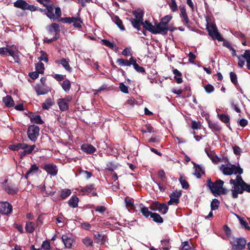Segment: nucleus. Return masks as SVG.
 I'll list each match as a JSON object with an SVG mask.
<instances>
[{
    "label": "nucleus",
    "mask_w": 250,
    "mask_h": 250,
    "mask_svg": "<svg viewBox=\"0 0 250 250\" xmlns=\"http://www.w3.org/2000/svg\"><path fill=\"white\" fill-rule=\"evenodd\" d=\"M133 15L135 17V19L143 21L144 12L140 9H137L133 11Z\"/></svg>",
    "instance_id": "obj_37"
},
{
    "label": "nucleus",
    "mask_w": 250,
    "mask_h": 250,
    "mask_svg": "<svg viewBox=\"0 0 250 250\" xmlns=\"http://www.w3.org/2000/svg\"><path fill=\"white\" fill-rule=\"evenodd\" d=\"M40 128L35 125H31L28 128L27 135L29 139L35 142L39 135Z\"/></svg>",
    "instance_id": "obj_9"
},
{
    "label": "nucleus",
    "mask_w": 250,
    "mask_h": 250,
    "mask_svg": "<svg viewBox=\"0 0 250 250\" xmlns=\"http://www.w3.org/2000/svg\"><path fill=\"white\" fill-rule=\"evenodd\" d=\"M231 168L233 171V174L241 175L243 173V169L240 167L239 165L238 166L231 165Z\"/></svg>",
    "instance_id": "obj_45"
},
{
    "label": "nucleus",
    "mask_w": 250,
    "mask_h": 250,
    "mask_svg": "<svg viewBox=\"0 0 250 250\" xmlns=\"http://www.w3.org/2000/svg\"><path fill=\"white\" fill-rule=\"evenodd\" d=\"M229 190L223 188V187H222L220 189H219V190L217 192V193L215 194L216 196H214L215 197H218L219 196H220V195L222 194V195H226L228 193Z\"/></svg>",
    "instance_id": "obj_62"
},
{
    "label": "nucleus",
    "mask_w": 250,
    "mask_h": 250,
    "mask_svg": "<svg viewBox=\"0 0 250 250\" xmlns=\"http://www.w3.org/2000/svg\"><path fill=\"white\" fill-rule=\"evenodd\" d=\"M143 26L144 28L149 31L152 34H155V27L152 25V23L149 22L148 21L146 20L145 22L143 21Z\"/></svg>",
    "instance_id": "obj_23"
},
{
    "label": "nucleus",
    "mask_w": 250,
    "mask_h": 250,
    "mask_svg": "<svg viewBox=\"0 0 250 250\" xmlns=\"http://www.w3.org/2000/svg\"><path fill=\"white\" fill-rule=\"evenodd\" d=\"M208 127L214 131H219L222 127L219 124L218 122H215L211 121H208Z\"/></svg>",
    "instance_id": "obj_26"
},
{
    "label": "nucleus",
    "mask_w": 250,
    "mask_h": 250,
    "mask_svg": "<svg viewBox=\"0 0 250 250\" xmlns=\"http://www.w3.org/2000/svg\"><path fill=\"white\" fill-rule=\"evenodd\" d=\"M41 249L44 250H49L50 249V244L49 241L45 240L42 242Z\"/></svg>",
    "instance_id": "obj_63"
},
{
    "label": "nucleus",
    "mask_w": 250,
    "mask_h": 250,
    "mask_svg": "<svg viewBox=\"0 0 250 250\" xmlns=\"http://www.w3.org/2000/svg\"><path fill=\"white\" fill-rule=\"evenodd\" d=\"M229 76L231 83H233L235 86H237L238 84V83L236 74L233 72H230L229 73Z\"/></svg>",
    "instance_id": "obj_52"
},
{
    "label": "nucleus",
    "mask_w": 250,
    "mask_h": 250,
    "mask_svg": "<svg viewBox=\"0 0 250 250\" xmlns=\"http://www.w3.org/2000/svg\"><path fill=\"white\" fill-rule=\"evenodd\" d=\"M47 30L48 34L50 35L54 34V37L51 39H48L47 38L44 39V42L47 43H51L60 37V26L59 24L56 23H52L50 25L47 27Z\"/></svg>",
    "instance_id": "obj_2"
},
{
    "label": "nucleus",
    "mask_w": 250,
    "mask_h": 250,
    "mask_svg": "<svg viewBox=\"0 0 250 250\" xmlns=\"http://www.w3.org/2000/svg\"><path fill=\"white\" fill-rule=\"evenodd\" d=\"M79 202V198L75 195L72 196L70 199L68 201L67 203L69 206L72 208H76L78 206V203Z\"/></svg>",
    "instance_id": "obj_22"
},
{
    "label": "nucleus",
    "mask_w": 250,
    "mask_h": 250,
    "mask_svg": "<svg viewBox=\"0 0 250 250\" xmlns=\"http://www.w3.org/2000/svg\"><path fill=\"white\" fill-rule=\"evenodd\" d=\"M205 151L213 163L217 164L218 162L220 161V159L215 154L214 151L209 150L206 148L205 149Z\"/></svg>",
    "instance_id": "obj_19"
},
{
    "label": "nucleus",
    "mask_w": 250,
    "mask_h": 250,
    "mask_svg": "<svg viewBox=\"0 0 250 250\" xmlns=\"http://www.w3.org/2000/svg\"><path fill=\"white\" fill-rule=\"evenodd\" d=\"M207 186L210 189L211 193L214 196H216L215 194L222 187H223L224 182L218 179L215 182L211 181V178H208L207 181Z\"/></svg>",
    "instance_id": "obj_3"
},
{
    "label": "nucleus",
    "mask_w": 250,
    "mask_h": 250,
    "mask_svg": "<svg viewBox=\"0 0 250 250\" xmlns=\"http://www.w3.org/2000/svg\"><path fill=\"white\" fill-rule=\"evenodd\" d=\"M13 49L6 47L0 48V54L1 55H13Z\"/></svg>",
    "instance_id": "obj_43"
},
{
    "label": "nucleus",
    "mask_w": 250,
    "mask_h": 250,
    "mask_svg": "<svg viewBox=\"0 0 250 250\" xmlns=\"http://www.w3.org/2000/svg\"><path fill=\"white\" fill-rule=\"evenodd\" d=\"M150 217L153 219V221L156 223H162L164 222L163 219L158 213L152 212Z\"/></svg>",
    "instance_id": "obj_39"
},
{
    "label": "nucleus",
    "mask_w": 250,
    "mask_h": 250,
    "mask_svg": "<svg viewBox=\"0 0 250 250\" xmlns=\"http://www.w3.org/2000/svg\"><path fill=\"white\" fill-rule=\"evenodd\" d=\"M153 129V128L150 125H146L145 128L141 129V132L144 133L147 132L150 133L154 131Z\"/></svg>",
    "instance_id": "obj_61"
},
{
    "label": "nucleus",
    "mask_w": 250,
    "mask_h": 250,
    "mask_svg": "<svg viewBox=\"0 0 250 250\" xmlns=\"http://www.w3.org/2000/svg\"><path fill=\"white\" fill-rule=\"evenodd\" d=\"M220 202L217 199H214L212 200L210 204V207L211 210H216L219 208Z\"/></svg>",
    "instance_id": "obj_50"
},
{
    "label": "nucleus",
    "mask_w": 250,
    "mask_h": 250,
    "mask_svg": "<svg viewBox=\"0 0 250 250\" xmlns=\"http://www.w3.org/2000/svg\"><path fill=\"white\" fill-rule=\"evenodd\" d=\"M179 181L182 185V187L184 189H188L189 185L188 182V181L184 178V176L182 175L180 176L179 178Z\"/></svg>",
    "instance_id": "obj_48"
},
{
    "label": "nucleus",
    "mask_w": 250,
    "mask_h": 250,
    "mask_svg": "<svg viewBox=\"0 0 250 250\" xmlns=\"http://www.w3.org/2000/svg\"><path fill=\"white\" fill-rule=\"evenodd\" d=\"M194 167H195L194 175L197 178H200L202 176V175L205 174L204 170L200 165L196 163H194Z\"/></svg>",
    "instance_id": "obj_21"
},
{
    "label": "nucleus",
    "mask_w": 250,
    "mask_h": 250,
    "mask_svg": "<svg viewBox=\"0 0 250 250\" xmlns=\"http://www.w3.org/2000/svg\"><path fill=\"white\" fill-rule=\"evenodd\" d=\"M35 90L38 95L46 94L50 91L49 88H45L43 85L35 86Z\"/></svg>",
    "instance_id": "obj_29"
},
{
    "label": "nucleus",
    "mask_w": 250,
    "mask_h": 250,
    "mask_svg": "<svg viewBox=\"0 0 250 250\" xmlns=\"http://www.w3.org/2000/svg\"><path fill=\"white\" fill-rule=\"evenodd\" d=\"M69 59H64L63 58V67L69 72H71L72 70V68L70 67L69 63Z\"/></svg>",
    "instance_id": "obj_54"
},
{
    "label": "nucleus",
    "mask_w": 250,
    "mask_h": 250,
    "mask_svg": "<svg viewBox=\"0 0 250 250\" xmlns=\"http://www.w3.org/2000/svg\"><path fill=\"white\" fill-rule=\"evenodd\" d=\"M41 56L38 58V60L40 61V62L43 61L44 62H48V55L47 54L42 51H41Z\"/></svg>",
    "instance_id": "obj_60"
},
{
    "label": "nucleus",
    "mask_w": 250,
    "mask_h": 250,
    "mask_svg": "<svg viewBox=\"0 0 250 250\" xmlns=\"http://www.w3.org/2000/svg\"><path fill=\"white\" fill-rule=\"evenodd\" d=\"M242 58H244L247 62V67L250 70V50H245L244 54L241 55Z\"/></svg>",
    "instance_id": "obj_35"
},
{
    "label": "nucleus",
    "mask_w": 250,
    "mask_h": 250,
    "mask_svg": "<svg viewBox=\"0 0 250 250\" xmlns=\"http://www.w3.org/2000/svg\"><path fill=\"white\" fill-rule=\"evenodd\" d=\"M125 206L127 208H130L132 210H134L135 208L134 204V200L132 198H129V197H126L125 199Z\"/></svg>",
    "instance_id": "obj_31"
},
{
    "label": "nucleus",
    "mask_w": 250,
    "mask_h": 250,
    "mask_svg": "<svg viewBox=\"0 0 250 250\" xmlns=\"http://www.w3.org/2000/svg\"><path fill=\"white\" fill-rule=\"evenodd\" d=\"M39 170V167L36 164L32 165L30 169L25 174V178L27 179L28 176L31 173L37 172Z\"/></svg>",
    "instance_id": "obj_41"
},
{
    "label": "nucleus",
    "mask_w": 250,
    "mask_h": 250,
    "mask_svg": "<svg viewBox=\"0 0 250 250\" xmlns=\"http://www.w3.org/2000/svg\"><path fill=\"white\" fill-rule=\"evenodd\" d=\"M72 100V97L71 96L68 95L65 98H63V111L67 110L68 108V103L70 102Z\"/></svg>",
    "instance_id": "obj_42"
},
{
    "label": "nucleus",
    "mask_w": 250,
    "mask_h": 250,
    "mask_svg": "<svg viewBox=\"0 0 250 250\" xmlns=\"http://www.w3.org/2000/svg\"><path fill=\"white\" fill-rule=\"evenodd\" d=\"M81 149L87 154H92L96 151V149L92 145L84 144L81 146Z\"/></svg>",
    "instance_id": "obj_20"
},
{
    "label": "nucleus",
    "mask_w": 250,
    "mask_h": 250,
    "mask_svg": "<svg viewBox=\"0 0 250 250\" xmlns=\"http://www.w3.org/2000/svg\"><path fill=\"white\" fill-rule=\"evenodd\" d=\"M168 30L173 31V29H170L168 26H166L161 21H160V22L156 25L155 34H161L162 35H166Z\"/></svg>",
    "instance_id": "obj_12"
},
{
    "label": "nucleus",
    "mask_w": 250,
    "mask_h": 250,
    "mask_svg": "<svg viewBox=\"0 0 250 250\" xmlns=\"http://www.w3.org/2000/svg\"><path fill=\"white\" fill-rule=\"evenodd\" d=\"M245 182L243 180L242 176L240 175L236 176L235 179H231L229 180V183L232 185L233 189L231 190H235L239 187H241Z\"/></svg>",
    "instance_id": "obj_14"
},
{
    "label": "nucleus",
    "mask_w": 250,
    "mask_h": 250,
    "mask_svg": "<svg viewBox=\"0 0 250 250\" xmlns=\"http://www.w3.org/2000/svg\"><path fill=\"white\" fill-rule=\"evenodd\" d=\"M3 188L8 194L11 195L17 194L19 191L18 188L12 184L4 185Z\"/></svg>",
    "instance_id": "obj_18"
},
{
    "label": "nucleus",
    "mask_w": 250,
    "mask_h": 250,
    "mask_svg": "<svg viewBox=\"0 0 250 250\" xmlns=\"http://www.w3.org/2000/svg\"><path fill=\"white\" fill-rule=\"evenodd\" d=\"M3 102L5 105L8 107H13L14 105V102L11 96L7 95L2 99Z\"/></svg>",
    "instance_id": "obj_25"
},
{
    "label": "nucleus",
    "mask_w": 250,
    "mask_h": 250,
    "mask_svg": "<svg viewBox=\"0 0 250 250\" xmlns=\"http://www.w3.org/2000/svg\"><path fill=\"white\" fill-rule=\"evenodd\" d=\"M161 243L163 246L162 249L163 250H169L171 249V247L170 246L169 239H166L162 240Z\"/></svg>",
    "instance_id": "obj_40"
},
{
    "label": "nucleus",
    "mask_w": 250,
    "mask_h": 250,
    "mask_svg": "<svg viewBox=\"0 0 250 250\" xmlns=\"http://www.w3.org/2000/svg\"><path fill=\"white\" fill-rule=\"evenodd\" d=\"M221 170L222 171L224 174L226 175H231L233 174L231 166L230 167H226L224 165H222L220 167Z\"/></svg>",
    "instance_id": "obj_34"
},
{
    "label": "nucleus",
    "mask_w": 250,
    "mask_h": 250,
    "mask_svg": "<svg viewBox=\"0 0 250 250\" xmlns=\"http://www.w3.org/2000/svg\"><path fill=\"white\" fill-rule=\"evenodd\" d=\"M82 242L86 247H91L93 246V241L88 237L83 238L82 239Z\"/></svg>",
    "instance_id": "obj_49"
},
{
    "label": "nucleus",
    "mask_w": 250,
    "mask_h": 250,
    "mask_svg": "<svg viewBox=\"0 0 250 250\" xmlns=\"http://www.w3.org/2000/svg\"><path fill=\"white\" fill-rule=\"evenodd\" d=\"M102 43L109 48L114 50L115 52H117L119 49V47L115 43L109 42L108 40L106 39H103L102 40Z\"/></svg>",
    "instance_id": "obj_24"
},
{
    "label": "nucleus",
    "mask_w": 250,
    "mask_h": 250,
    "mask_svg": "<svg viewBox=\"0 0 250 250\" xmlns=\"http://www.w3.org/2000/svg\"><path fill=\"white\" fill-rule=\"evenodd\" d=\"M36 147L35 145L29 146L26 144V146H24V148H22V151H21L19 152V155L21 158H22L25 156L31 154L35 148Z\"/></svg>",
    "instance_id": "obj_16"
},
{
    "label": "nucleus",
    "mask_w": 250,
    "mask_h": 250,
    "mask_svg": "<svg viewBox=\"0 0 250 250\" xmlns=\"http://www.w3.org/2000/svg\"><path fill=\"white\" fill-rule=\"evenodd\" d=\"M35 224L33 222H27L26 223L25 229L27 233H32L35 230Z\"/></svg>",
    "instance_id": "obj_36"
},
{
    "label": "nucleus",
    "mask_w": 250,
    "mask_h": 250,
    "mask_svg": "<svg viewBox=\"0 0 250 250\" xmlns=\"http://www.w3.org/2000/svg\"><path fill=\"white\" fill-rule=\"evenodd\" d=\"M13 210L12 206L8 202H0V213L8 215L10 214Z\"/></svg>",
    "instance_id": "obj_11"
},
{
    "label": "nucleus",
    "mask_w": 250,
    "mask_h": 250,
    "mask_svg": "<svg viewBox=\"0 0 250 250\" xmlns=\"http://www.w3.org/2000/svg\"><path fill=\"white\" fill-rule=\"evenodd\" d=\"M36 70L40 74H43L44 70V64L42 62L37 63L36 65Z\"/></svg>",
    "instance_id": "obj_53"
},
{
    "label": "nucleus",
    "mask_w": 250,
    "mask_h": 250,
    "mask_svg": "<svg viewBox=\"0 0 250 250\" xmlns=\"http://www.w3.org/2000/svg\"><path fill=\"white\" fill-rule=\"evenodd\" d=\"M71 82L68 80L63 81V89L66 92H68L71 88Z\"/></svg>",
    "instance_id": "obj_51"
},
{
    "label": "nucleus",
    "mask_w": 250,
    "mask_h": 250,
    "mask_svg": "<svg viewBox=\"0 0 250 250\" xmlns=\"http://www.w3.org/2000/svg\"><path fill=\"white\" fill-rule=\"evenodd\" d=\"M139 206L140 208V211L144 217L147 218L149 216H151V214L152 212L149 211L148 208L144 206L143 204H140Z\"/></svg>",
    "instance_id": "obj_30"
},
{
    "label": "nucleus",
    "mask_w": 250,
    "mask_h": 250,
    "mask_svg": "<svg viewBox=\"0 0 250 250\" xmlns=\"http://www.w3.org/2000/svg\"><path fill=\"white\" fill-rule=\"evenodd\" d=\"M246 191L250 192V185L245 182L241 187L235 190H231L232 197L234 199L237 198L238 194H243Z\"/></svg>",
    "instance_id": "obj_10"
},
{
    "label": "nucleus",
    "mask_w": 250,
    "mask_h": 250,
    "mask_svg": "<svg viewBox=\"0 0 250 250\" xmlns=\"http://www.w3.org/2000/svg\"><path fill=\"white\" fill-rule=\"evenodd\" d=\"M172 19V16L170 15H166L161 19L160 21L164 23L166 26H168V23Z\"/></svg>",
    "instance_id": "obj_57"
},
{
    "label": "nucleus",
    "mask_w": 250,
    "mask_h": 250,
    "mask_svg": "<svg viewBox=\"0 0 250 250\" xmlns=\"http://www.w3.org/2000/svg\"><path fill=\"white\" fill-rule=\"evenodd\" d=\"M120 90L123 93L127 94L128 93V87L126 86L123 83H120L119 84Z\"/></svg>",
    "instance_id": "obj_64"
},
{
    "label": "nucleus",
    "mask_w": 250,
    "mask_h": 250,
    "mask_svg": "<svg viewBox=\"0 0 250 250\" xmlns=\"http://www.w3.org/2000/svg\"><path fill=\"white\" fill-rule=\"evenodd\" d=\"M232 249L234 250H243L246 248L247 241L243 237L234 238L231 242Z\"/></svg>",
    "instance_id": "obj_7"
},
{
    "label": "nucleus",
    "mask_w": 250,
    "mask_h": 250,
    "mask_svg": "<svg viewBox=\"0 0 250 250\" xmlns=\"http://www.w3.org/2000/svg\"><path fill=\"white\" fill-rule=\"evenodd\" d=\"M204 89L205 91L208 94L213 92L215 90L214 86L209 83L204 86Z\"/></svg>",
    "instance_id": "obj_58"
},
{
    "label": "nucleus",
    "mask_w": 250,
    "mask_h": 250,
    "mask_svg": "<svg viewBox=\"0 0 250 250\" xmlns=\"http://www.w3.org/2000/svg\"><path fill=\"white\" fill-rule=\"evenodd\" d=\"M54 104L51 98L47 99L45 102L42 104V107L44 109H48Z\"/></svg>",
    "instance_id": "obj_46"
},
{
    "label": "nucleus",
    "mask_w": 250,
    "mask_h": 250,
    "mask_svg": "<svg viewBox=\"0 0 250 250\" xmlns=\"http://www.w3.org/2000/svg\"><path fill=\"white\" fill-rule=\"evenodd\" d=\"M63 23H73L74 27L80 29L82 26L83 21L79 16L76 17H63Z\"/></svg>",
    "instance_id": "obj_8"
},
{
    "label": "nucleus",
    "mask_w": 250,
    "mask_h": 250,
    "mask_svg": "<svg viewBox=\"0 0 250 250\" xmlns=\"http://www.w3.org/2000/svg\"><path fill=\"white\" fill-rule=\"evenodd\" d=\"M63 237H64V235ZM73 241L74 239L73 238L66 236V237L63 238V245H64L65 248H70L72 246Z\"/></svg>",
    "instance_id": "obj_38"
},
{
    "label": "nucleus",
    "mask_w": 250,
    "mask_h": 250,
    "mask_svg": "<svg viewBox=\"0 0 250 250\" xmlns=\"http://www.w3.org/2000/svg\"><path fill=\"white\" fill-rule=\"evenodd\" d=\"M14 7L21 9L22 10H28L30 11H35L37 10H40L42 11V10L41 8L34 6V5H30L27 3L24 0H17L14 2Z\"/></svg>",
    "instance_id": "obj_4"
},
{
    "label": "nucleus",
    "mask_w": 250,
    "mask_h": 250,
    "mask_svg": "<svg viewBox=\"0 0 250 250\" xmlns=\"http://www.w3.org/2000/svg\"><path fill=\"white\" fill-rule=\"evenodd\" d=\"M239 221L241 225L247 230H250V227L249 226L248 222L242 217H239Z\"/></svg>",
    "instance_id": "obj_56"
},
{
    "label": "nucleus",
    "mask_w": 250,
    "mask_h": 250,
    "mask_svg": "<svg viewBox=\"0 0 250 250\" xmlns=\"http://www.w3.org/2000/svg\"><path fill=\"white\" fill-rule=\"evenodd\" d=\"M173 73L175 75L174 76V79L177 83L180 84L183 82V79L181 78L182 73L177 69H173Z\"/></svg>",
    "instance_id": "obj_32"
},
{
    "label": "nucleus",
    "mask_w": 250,
    "mask_h": 250,
    "mask_svg": "<svg viewBox=\"0 0 250 250\" xmlns=\"http://www.w3.org/2000/svg\"><path fill=\"white\" fill-rule=\"evenodd\" d=\"M118 167L117 164L112 162H109L106 165L105 169L109 171L113 172Z\"/></svg>",
    "instance_id": "obj_44"
},
{
    "label": "nucleus",
    "mask_w": 250,
    "mask_h": 250,
    "mask_svg": "<svg viewBox=\"0 0 250 250\" xmlns=\"http://www.w3.org/2000/svg\"><path fill=\"white\" fill-rule=\"evenodd\" d=\"M219 119L223 123L228 124L229 122L230 116L228 114H218Z\"/></svg>",
    "instance_id": "obj_47"
},
{
    "label": "nucleus",
    "mask_w": 250,
    "mask_h": 250,
    "mask_svg": "<svg viewBox=\"0 0 250 250\" xmlns=\"http://www.w3.org/2000/svg\"><path fill=\"white\" fill-rule=\"evenodd\" d=\"M133 67L139 73H141L143 74L146 73L145 69L143 67L140 66L138 63L135 64Z\"/></svg>",
    "instance_id": "obj_59"
},
{
    "label": "nucleus",
    "mask_w": 250,
    "mask_h": 250,
    "mask_svg": "<svg viewBox=\"0 0 250 250\" xmlns=\"http://www.w3.org/2000/svg\"><path fill=\"white\" fill-rule=\"evenodd\" d=\"M181 18L183 19L182 21L184 25L190 29L191 28V25H190V21L188 15H186L181 16Z\"/></svg>",
    "instance_id": "obj_55"
},
{
    "label": "nucleus",
    "mask_w": 250,
    "mask_h": 250,
    "mask_svg": "<svg viewBox=\"0 0 250 250\" xmlns=\"http://www.w3.org/2000/svg\"><path fill=\"white\" fill-rule=\"evenodd\" d=\"M44 170H45L48 174L51 175H56L57 173L58 170L55 165L51 164H44L42 167Z\"/></svg>",
    "instance_id": "obj_15"
},
{
    "label": "nucleus",
    "mask_w": 250,
    "mask_h": 250,
    "mask_svg": "<svg viewBox=\"0 0 250 250\" xmlns=\"http://www.w3.org/2000/svg\"><path fill=\"white\" fill-rule=\"evenodd\" d=\"M29 117L30 118V121L32 123L40 125L42 124L43 123L40 116L39 115H35L33 114H31Z\"/></svg>",
    "instance_id": "obj_33"
},
{
    "label": "nucleus",
    "mask_w": 250,
    "mask_h": 250,
    "mask_svg": "<svg viewBox=\"0 0 250 250\" xmlns=\"http://www.w3.org/2000/svg\"><path fill=\"white\" fill-rule=\"evenodd\" d=\"M149 208L153 211H159L162 214H165L168 211V207L165 203H160L158 201L153 202Z\"/></svg>",
    "instance_id": "obj_6"
},
{
    "label": "nucleus",
    "mask_w": 250,
    "mask_h": 250,
    "mask_svg": "<svg viewBox=\"0 0 250 250\" xmlns=\"http://www.w3.org/2000/svg\"><path fill=\"white\" fill-rule=\"evenodd\" d=\"M182 195V191L181 190H176L173 192L170 195V200L168 201L167 204L168 205H171L174 203L176 204L179 203V198Z\"/></svg>",
    "instance_id": "obj_13"
},
{
    "label": "nucleus",
    "mask_w": 250,
    "mask_h": 250,
    "mask_svg": "<svg viewBox=\"0 0 250 250\" xmlns=\"http://www.w3.org/2000/svg\"><path fill=\"white\" fill-rule=\"evenodd\" d=\"M129 21L131 22V24L133 27L137 29L138 31L141 30V25H143V21L133 18H131L129 20Z\"/></svg>",
    "instance_id": "obj_27"
},
{
    "label": "nucleus",
    "mask_w": 250,
    "mask_h": 250,
    "mask_svg": "<svg viewBox=\"0 0 250 250\" xmlns=\"http://www.w3.org/2000/svg\"><path fill=\"white\" fill-rule=\"evenodd\" d=\"M113 21L118 26L120 30L124 31L125 28L123 24L122 21L120 19L118 16H114L112 17Z\"/></svg>",
    "instance_id": "obj_28"
},
{
    "label": "nucleus",
    "mask_w": 250,
    "mask_h": 250,
    "mask_svg": "<svg viewBox=\"0 0 250 250\" xmlns=\"http://www.w3.org/2000/svg\"><path fill=\"white\" fill-rule=\"evenodd\" d=\"M207 30L208 31V35L213 39H216L218 41L222 42L224 40L220 34L218 32L217 27L215 24L211 23L210 25L207 24Z\"/></svg>",
    "instance_id": "obj_5"
},
{
    "label": "nucleus",
    "mask_w": 250,
    "mask_h": 250,
    "mask_svg": "<svg viewBox=\"0 0 250 250\" xmlns=\"http://www.w3.org/2000/svg\"><path fill=\"white\" fill-rule=\"evenodd\" d=\"M95 242L100 245H104L107 240V236L105 235L102 234L97 232L94 234Z\"/></svg>",
    "instance_id": "obj_17"
},
{
    "label": "nucleus",
    "mask_w": 250,
    "mask_h": 250,
    "mask_svg": "<svg viewBox=\"0 0 250 250\" xmlns=\"http://www.w3.org/2000/svg\"><path fill=\"white\" fill-rule=\"evenodd\" d=\"M43 11L50 19L54 21H62V18H61L62 11L60 7H55L53 4H50Z\"/></svg>",
    "instance_id": "obj_1"
}]
</instances>
